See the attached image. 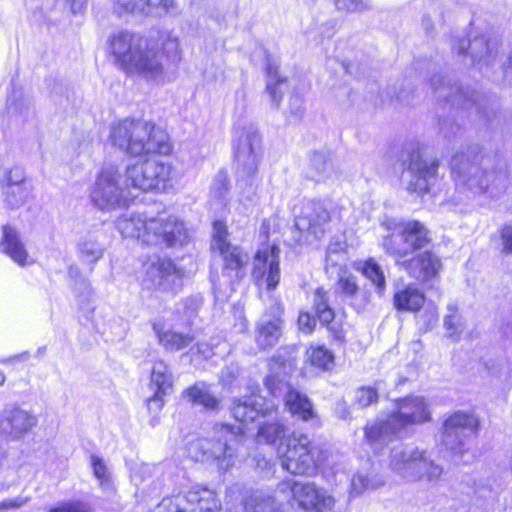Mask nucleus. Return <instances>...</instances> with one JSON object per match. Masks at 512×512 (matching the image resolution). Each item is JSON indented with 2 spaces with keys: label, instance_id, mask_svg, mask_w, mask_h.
I'll use <instances>...</instances> for the list:
<instances>
[{
  "label": "nucleus",
  "instance_id": "obj_1",
  "mask_svg": "<svg viewBox=\"0 0 512 512\" xmlns=\"http://www.w3.org/2000/svg\"><path fill=\"white\" fill-rule=\"evenodd\" d=\"M173 167L170 163L147 159L127 166L124 175L114 164H106L99 174L90 197L103 211L124 207L132 197L131 189L141 192L165 191L172 187Z\"/></svg>",
  "mask_w": 512,
  "mask_h": 512
},
{
  "label": "nucleus",
  "instance_id": "obj_2",
  "mask_svg": "<svg viewBox=\"0 0 512 512\" xmlns=\"http://www.w3.org/2000/svg\"><path fill=\"white\" fill-rule=\"evenodd\" d=\"M382 247L394 259L396 266L410 278L427 284L439 279L443 270L442 259L433 250L422 249L432 244L427 225L418 219H402L387 226Z\"/></svg>",
  "mask_w": 512,
  "mask_h": 512
},
{
  "label": "nucleus",
  "instance_id": "obj_3",
  "mask_svg": "<svg viewBox=\"0 0 512 512\" xmlns=\"http://www.w3.org/2000/svg\"><path fill=\"white\" fill-rule=\"evenodd\" d=\"M258 438L277 446L282 469L293 476H316L327 460V450L321 443L299 430L287 433L286 425L279 420L260 423Z\"/></svg>",
  "mask_w": 512,
  "mask_h": 512
},
{
  "label": "nucleus",
  "instance_id": "obj_4",
  "mask_svg": "<svg viewBox=\"0 0 512 512\" xmlns=\"http://www.w3.org/2000/svg\"><path fill=\"white\" fill-rule=\"evenodd\" d=\"M110 140L113 146L132 157L151 154H169L168 134L154 123L125 119L112 126Z\"/></svg>",
  "mask_w": 512,
  "mask_h": 512
},
{
  "label": "nucleus",
  "instance_id": "obj_5",
  "mask_svg": "<svg viewBox=\"0 0 512 512\" xmlns=\"http://www.w3.org/2000/svg\"><path fill=\"white\" fill-rule=\"evenodd\" d=\"M312 308L314 315L308 311L299 312L296 321L298 329L306 335H311L315 331L316 320H318L329 332L331 341L344 343L346 341L345 315L337 318L336 311L329 303L328 291L323 286L314 290Z\"/></svg>",
  "mask_w": 512,
  "mask_h": 512
},
{
  "label": "nucleus",
  "instance_id": "obj_6",
  "mask_svg": "<svg viewBox=\"0 0 512 512\" xmlns=\"http://www.w3.org/2000/svg\"><path fill=\"white\" fill-rule=\"evenodd\" d=\"M277 490L288 497L289 502L296 503L305 511L326 512L332 510L335 504L334 498L313 482L285 478L278 483Z\"/></svg>",
  "mask_w": 512,
  "mask_h": 512
},
{
  "label": "nucleus",
  "instance_id": "obj_7",
  "mask_svg": "<svg viewBox=\"0 0 512 512\" xmlns=\"http://www.w3.org/2000/svg\"><path fill=\"white\" fill-rule=\"evenodd\" d=\"M234 439V433L228 425L216 427V435L212 439H200L193 447L197 453V460L216 464L220 470H227L233 465L234 450L230 442Z\"/></svg>",
  "mask_w": 512,
  "mask_h": 512
},
{
  "label": "nucleus",
  "instance_id": "obj_8",
  "mask_svg": "<svg viewBox=\"0 0 512 512\" xmlns=\"http://www.w3.org/2000/svg\"><path fill=\"white\" fill-rule=\"evenodd\" d=\"M145 244H165L167 247H182L189 240L188 229L184 222L176 216L158 215L151 217Z\"/></svg>",
  "mask_w": 512,
  "mask_h": 512
},
{
  "label": "nucleus",
  "instance_id": "obj_9",
  "mask_svg": "<svg viewBox=\"0 0 512 512\" xmlns=\"http://www.w3.org/2000/svg\"><path fill=\"white\" fill-rule=\"evenodd\" d=\"M161 505L168 512H219L221 508L214 491L199 485L193 486L185 495L164 498Z\"/></svg>",
  "mask_w": 512,
  "mask_h": 512
},
{
  "label": "nucleus",
  "instance_id": "obj_10",
  "mask_svg": "<svg viewBox=\"0 0 512 512\" xmlns=\"http://www.w3.org/2000/svg\"><path fill=\"white\" fill-rule=\"evenodd\" d=\"M480 427V419L474 413L454 411L442 423L441 438L444 443L450 444L454 448H460L464 444V438L469 435H477Z\"/></svg>",
  "mask_w": 512,
  "mask_h": 512
},
{
  "label": "nucleus",
  "instance_id": "obj_11",
  "mask_svg": "<svg viewBox=\"0 0 512 512\" xmlns=\"http://www.w3.org/2000/svg\"><path fill=\"white\" fill-rule=\"evenodd\" d=\"M146 40L144 37L126 30L111 33L107 43L114 64L125 72L136 59Z\"/></svg>",
  "mask_w": 512,
  "mask_h": 512
},
{
  "label": "nucleus",
  "instance_id": "obj_12",
  "mask_svg": "<svg viewBox=\"0 0 512 512\" xmlns=\"http://www.w3.org/2000/svg\"><path fill=\"white\" fill-rule=\"evenodd\" d=\"M164 71L165 65L157 45L146 40L136 59L130 64L125 73L160 84L163 81Z\"/></svg>",
  "mask_w": 512,
  "mask_h": 512
},
{
  "label": "nucleus",
  "instance_id": "obj_13",
  "mask_svg": "<svg viewBox=\"0 0 512 512\" xmlns=\"http://www.w3.org/2000/svg\"><path fill=\"white\" fill-rule=\"evenodd\" d=\"M395 409L390 418L398 428L420 425L431 420V414L423 397L407 395L393 401Z\"/></svg>",
  "mask_w": 512,
  "mask_h": 512
},
{
  "label": "nucleus",
  "instance_id": "obj_14",
  "mask_svg": "<svg viewBox=\"0 0 512 512\" xmlns=\"http://www.w3.org/2000/svg\"><path fill=\"white\" fill-rule=\"evenodd\" d=\"M37 417L18 406H7L0 417V434L16 441L37 425Z\"/></svg>",
  "mask_w": 512,
  "mask_h": 512
},
{
  "label": "nucleus",
  "instance_id": "obj_15",
  "mask_svg": "<svg viewBox=\"0 0 512 512\" xmlns=\"http://www.w3.org/2000/svg\"><path fill=\"white\" fill-rule=\"evenodd\" d=\"M439 167V161L434 159L429 163L422 160L419 149L412 150L408 155V168L415 175L408 185V191L423 197L430 191L429 178H435Z\"/></svg>",
  "mask_w": 512,
  "mask_h": 512
},
{
  "label": "nucleus",
  "instance_id": "obj_16",
  "mask_svg": "<svg viewBox=\"0 0 512 512\" xmlns=\"http://www.w3.org/2000/svg\"><path fill=\"white\" fill-rule=\"evenodd\" d=\"M284 313L285 309L281 302L273 303L269 309L263 312L258 325V342H261L262 349L275 345L281 338Z\"/></svg>",
  "mask_w": 512,
  "mask_h": 512
},
{
  "label": "nucleus",
  "instance_id": "obj_17",
  "mask_svg": "<svg viewBox=\"0 0 512 512\" xmlns=\"http://www.w3.org/2000/svg\"><path fill=\"white\" fill-rule=\"evenodd\" d=\"M258 280L267 291H273L280 282V248L278 244H267L258 250Z\"/></svg>",
  "mask_w": 512,
  "mask_h": 512
},
{
  "label": "nucleus",
  "instance_id": "obj_18",
  "mask_svg": "<svg viewBox=\"0 0 512 512\" xmlns=\"http://www.w3.org/2000/svg\"><path fill=\"white\" fill-rule=\"evenodd\" d=\"M475 159H477L476 154L472 160L466 158L462 153L453 155L450 161L452 177L455 181H459L463 185L475 186L479 188L481 192H486L488 189V181L486 179L488 171L486 169L477 168L474 174H466V171H471Z\"/></svg>",
  "mask_w": 512,
  "mask_h": 512
},
{
  "label": "nucleus",
  "instance_id": "obj_19",
  "mask_svg": "<svg viewBox=\"0 0 512 512\" xmlns=\"http://www.w3.org/2000/svg\"><path fill=\"white\" fill-rule=\"evenodd\" d=\"M336 287L338 294L343 299L349 300L350 306L357 313L364 311L370 303V292L362 291L358 284L357 277L346 269L339 274L336 280Z\"/></svg>",
  "mask_w": 512,
  "mask_h": 512
},
{
  "label": "nucleus",
  "instance_id": "obj_20",
  "mask_svg": "<svg viewBox=\"0 0 512 512\" xmlns=\"http://www.w3.org/2000/svg\"><path fill=\"white\" fill-rule=\"evenodd\" d=\"M287 376L285 362L282 360H273L270 364L269 373L264 379V387L271 399L267 404H263V407L258 409V414L277 411V400L282 395Z\"/></svg>",
  "mask_w": 512,
  "mask_h": 512
},
{
  "label": "nucleus",
  "instance_id": "obj_21",
  "mask_svg": "<svg viewBox=\"0 0 512 512\" xmlns=\"http://www.w3.org/2000/svg\"><path fill=\"white\" fill-rule=\"evenodd\" d=\"M426 303V295L414 283L397 288L392 296L394 309L400 313H418Z\"/></svg>",
  "mask_w": 512,
  "mask_h": 512
},
{
  "label": "nucleus",
  "instance_id": "obj_22",
  "mask_svg": "<svg viewBox=\"0 0 512 512\" xmlns=\"http://www.w3.org/2000/svg\"><path fill=\"white\" fill-rule=\"evenodd\" d=\"M283 403L290 416L302 422H309L317 418V412L311 399L293 387L287 389Z\"/></svg>",
  "mask_w": 512,
  "mask_h": 512
},
{
  "label": "nucleus",
  "instance_id": "obj_23",
  "mask_svg": "<svg viewBox=\"0 0 512 512\" xmlns=\"http://www.w3.org/2000/svg\"><path fill=\"white\" fill-rule=\"evenodd\" d=\"M0 251L9 256L15 263L25 266L29 263V254L19 232L10 225L2 227Z\"/></svg>",
  "mask_w": 512,
  "mask_h": 512
},
{
  "label": "nucleus",
  "instance_id": "obj_24",
  "mask_svg": "<svg viewBox=\"0 0 512 512\" xmlns=\"http://www.w3.org/2000/svg\"><path fill=\"white\" fill-rule=\"evenodd\" d=\"M264 74L266 79L265 91L275 105H279L284 93L288 90V77L280 74L279 65L270 56L266 57Z\"/></svg>",
  "mask_w": 512,
  "mask_h": 512
},
{
  "label": "nucleus",
  "instance_id": "obj_25",
  "mask_svg": "<svg viewBox=\"0 0 512 512\" xmlns=\"http://www.w3.org/2000/svg\"><path fill=\"white\" fill-rule=\"evenodd\" d=\"M151 223L145 213H126L120 216L116 221V227L120 234L125 238H136L145 244V234Z\"/></svg>",
  "mask_w": 512,
  "mask_h": 512
},
{
  "label": "nucleus",
  "instance_id": "obj_26",
  "mask_svg": "<svg viewBox=\"0 0 512 512\" xmlns=\"http://www.w3.org/2000/svg\"><path fill=\"white\" fill-rule=\"evenodd\" d=\"M175 271L176 267L170 260H158L146 268L142 286L148 290L166 288V282Z\"/></svg>",
  "mask_w": 512,
  "mask_h": 512
},
{
  "label": "nucleus",
  "instance_id": "obj_27",
  "mask_svg": "<svg viewBox=\"0 0 512 512\" xmlns=\"http://www.w3.org/2000/svg\"><path fill=\"white\" fill-rule=\"evenodd\" d=\"M306 363L319 373L331 372L335 367V355L323 344H311L305 351Z\"/></svg>",
  "mask_w": 512,
  "mask_h": 512
},
{
  "label": "nucleus",
  "instance_id": "obj_28",
  "mask_svg": "<svg viewBox=\"0 0 512 512\" xmlns=\"http://www.w3.org/2000/svg\"><path fill=\"white\" fill-rule=\"evenodd\" d=\"M77 250L81 263L87 265L92 272L94 265L104 256L105 247L96 236L86 235L79 241Z\"/></svg>",
  "mask_w": 512,
  "mask_h": 512
},
{
  "label": "nucleus",
  "instance_id": "obj_29",
  "mask_svg": "<svg viewBox=\"0 0 512 512\" xmlns=\"http://www.w3.org/2000/svg\"><path fill=\"white\" fill-rule=\"evenodd\" d=\"M159 343L167 351H179L188 347L194 340V337L187 333L183 334L171 330L164 331L160 323L153 324Z\"/></svg>",
  "mask_w": 512,
  "mask_h": 512
},
{
  "label": "nucleus",
  "instance_id": "obj_30",
  "mask_svg": "<svg viewBox=\"0 0 512 512\" xmlns=\"http://www.w3.org/2000/svg\"><path fill=\"white\" fill-rule=\"evenodd\" d=\"M233 417L242 425L239 430L245 433L249 425H253L256 419V396L252 393L250 396H244L234 402L232 406Z\"/></svg>",
  "mask_w": 512,
  "mask_h": 512
},
{
  "label": "nucleus",
  "instance_id": "obj_31",
  "mask_svg": "<svg viewBox=\"0 0 512 512\" xmlns=\"http://www.w3.org/2000/svg\"><path fill=\"white\" fill-rule=\"evenodd\" d=\"M362 276L368 279L372 285L375 287L376 292L383 296L386 291V277L384 271L381 266L377 263V261L369 257L362 261L361 267L356 268Z\"/></svg>",
  "mask_w": 512,
  "mask_h": 512
},
{
  "label": "nucleus",
  "instance_id": "obj_32",
  "mask_svg": "<svg viewBox=\"0 0 512 512\" xmlns=\"http://www.w3.org/2000/svg\"><path fill=\"white\" fill-rule=\"evenodd\" d=\"M68 275L73 281L74 291L79 304L89 305L94 296V290L90 281L82 274L79 267L76 265L69 267Z\"/></svg>",
  "mask_w": 512,
  "mask_h": 512
},
{
  "label": "nucleus",
  "instance_id": "obj_33",
  "mask_svg": "<svg viewBox=\"0 0 512 512\" xmlns=\"http://www.w3.org/2000/svg\"><path fill=\"white\" fill-rule=\"evenodd\" d=\"M90 465L93 470V475L99 483L100 489L108 495L114 494L115 485L113 475L104 459L97 455H91Z\"/></svg>",
  "mask_w": 512,
  "mask_h": 512
},
{
  "label": "nucleus",
  "instance_id": "obj_34",
  "mask_svg": "<svg viewBox=\"0 0 512 512\" xmlns=\"http://www.w3.org/2000/svg\"><path fill=\"white\" fill-rule=\"evenodd\" d=\"M185 397L192 404L203 406L206 410L215 411L218 409L219 400L210 393L205 383H197L184 392Z\"/></svg>",
  "mask_w": 512,
  "mask_h": 512
},
{
  "label": "nucleus",
  "instance_id": "obj_35",
  "mask_svg": "<svg viewBox=\"0 0 512 512\" xmlns=\"http://www.w3.org/2000/svg\"><path fill=\"white\" fill-rule=\"evenodd\" d=\"M150 386L155 389V392L168 394L172 390L173 375L168 365L163 360H158L154 363Z\"/></svg>",
  "mask_w": 512,
  "mask_h": 512
},
{
  "label": "nucleus",
  "instance_id": "obj_36",
  "mask_svg": "<svg viewBox=\"0 0 512 512\" xmlns=\"http://www.w3.org/2000/svg\"><path fill=\"white\" fill-rule=\"evenodd\" d=\"M253 139L252 134H246L241 137L235 147V159L238 164L244 167L252 166L256 163V155L253 152Z\"/></svg>",
  "mask_w": 512,
  "mask_h": 512
},
{
  "label": "nucleus",
  "instance_id": "obj_37",
  "mask_svg": "<svg viewBox=\"0 0 512 512\" xmlns=\"http://www.w3.org/2000/svg\"><path fill=\"white\" fill-rule=\"evenodd\" d=\"M28 196V191L24 185L7 184L3 190V200L10 209H16L22 206Z\"/></svg>",
  "mask_w": 512,
  "mask_h": 512
},
{
  "label": "nucleus",
  "instance_id": "obj_38",
  "mask_svg": "<svg viewBox=\"0 0 512 512\" xmlns=\"http://www.w3.org/2000/svg\"><path fill=\"white\" fill-rule=\"evenodd\" d=\"M223 256L225 269H238L248 261V257L239 247L232 246L230 243L218 248Z\"/></svg>",
  "mask_w": 512,
  "mask_h": 512
},
{
  "label": "nucleus",
  "instance_id": "obj_39",
  "mask_svg": "<svg viewBox=\"0 0 512 512\" xmlns=\"http://www.w3.org/2000/svg\"><path fill=\"white\" fill-rule=\"evenodd\" d=\"M379 402L377 385H362L355 390L353 403L355 406L366 409Z\"/></svg>",
  "mask_w": 512,
  "mask_h": 512
},
{
  "label": "nucleus",
  "instance_id": "obj_40",
  "mask_svg": "<svg viewBox=\"0 0 512 512\" xmlns=\"http://www.w3.org/2000/svg\"><path fill=\"white\" fill-rule=\"evenodd\" d=\"M364 438L370 443H376L384 439L390 432V425L388 421L380 420L373 423L366 424L363 428Z\"/></svg>",
  "mask_w": 512,
  "mask_h": 512
},
{
  "label": "nucleus",
  "instance_id": "obj_41",
  "mask_svg": "<svg viewBox=\"0 0 512 512\" xmlns=\"http://www.w3.org/2000/svg\"><path fill=\"white\" fill-rule=\"evenodd\" d=\"M161 48V54H165L166 58L173 64H177L181 61V51L177 37L172 36L170 33L162 34Z\"/></svg>",
  "mask_w": 512,
  "mask_h": 512
},
{
  "label": "nucleus",
  "instance_id": "obj_42",
  "mask_svg": "<svg viewBox=\"0 0 512 512\" xmlns=\"http://www.w3.org/2000/svg\"><path fill=\"white\" fill-rule=\"evenodd\" d=\"M174 7V0H144L142 13L146 15H162L172 11Z\"/></svg>",
  "mask_w": 512,
  "mask_h": 512
},
{
  "label": "nucleus",
  "instance_id": "obj_43",
  "mask_svg": "<svg viewBox=\"0 0 512 512\" xmlns=\"http://www.w3.org/2000/svg\"><path fill=\"white\" fill-rule=\"evenodd\" d=\"M228 190V177L225 171H219L211 184L210 194L213 198L221 200L224 199Z\"/></svg>",
  "mask_w": 512,
  "mask_h": 512
},
{
  "label": "nucleus",
  "instance_id": "obj_44",
  "mask_svg": "<svg viewBox=\"0 0 512 512\" xmlns=\"http://www.w3.org/2000/svg\"><path fill=\"white\" fill-rule=\"evenodd\" d=\"M118 13H142L144 0H112Z\"/></svg>",
  "mask_w": 512,
  "mask_h": 512
},
{
  "label": "nucleus",
  "instance_id": "obj_45",
  "mask_svg": "<svg viewBox=\"0 0 512 512\" xmlns=\"http://www.w3.org/2000/svg\"><path fill=\"white\" fill-rule=\"evenodd\" d=\"M166 394L155 392L154 395L147 399V409L151 415H153L151 420V425L154 426L156 424V418L158 413L162 410L164 406V396Z\"/></svg>",
  "mask_w": 512,
  "mask_h": 512
},
{
  "label": "nucleus",
  "instance_id": "obj_46",
  "mask_svg": "<svg viewBox=\"0 0 512 512\" xmlns=\"http://www.w3.org/2000/svg\"><path fill=\"white\" fill-rule=\"evenodd\" d=\"M498 238L501 242L502 253L512 255V225H502L498 230Z\"/></svg>",
  "mask_w": 512,
  "mask_h": 512
},
{
  "label": "nucleus",
  "instance_id": "obj_47",
  "mask_svg": "<svg viewBox=\"0 0 512 512\" xmlns=\"http://www.w3.org/2000/svg\"><path fill=\"white\" fill-rule=\"evenodd\" d=\"M227 228L226 225L221 221H216L213 224V244L214 249L223 248L227 242Z\"/></svg>",
  "mask_w": 512,
  "mask_h": 512
},
{
  "label": "nucleus",
  "instance_id": "obj_48",
  "mask_svg": "<svg viewBox=\"0 0 512 512\" xmlns=\"http://www.w3.org/2000/svg\"><path fill=\"white\" fill-rule=\"evenodd\" d=\"M49 512H87L86 505L79 501H69L59 503L53 507Z\"/></svg>",
  "mask_w": 512,
  "mask_h": 512
},
{
  "label": "nucleus",
  "instance_id": "obj_49",
  "mask_svg": "<svg viewBox=\"0 0 512 512\" xmlns=\"http://www.w3.org/2000/svg\"><path fill=\"white\" fill-rule=\"evenodd\" d=\"M29 501L28 497L17 496L15 498H7L0 501V512H7L12 509H19Z\"/></svg>",
  "mask_w": 512,
  "mask_h": 512
},
{
  "label": "nucleus",
  "instance_id": "obj_50",
  "mask_svg": "<svg viewBox=\"0 0 512 512\" xmlns=\"http://www.w3.org/2000/svg\"><path fill=\"white\" fill-rule=\"evenodd\" d=\"M155 469H156L155 466H152L149 464L141 465L138 469H136L132 473V476H131L132 481L134 482V484L136 486L142 485L145 482L146 477L151 476L152 471Z\"/></svg>",
  "mask_w": 512,
  "mask_h": 512
},
{
  "label": "nucleus",
  "instance_id": "obj_51",
  "mask_svg": "<svg viewBox=\"0 0 512 512\" xmlns=\"http://www.w3.org/2000/svg\"><path fill=\"white\" fill-rule=\"evenodd\" d=\"M241 369L236 364L226 366L221 372V380L225 385L231 386L240 376Z\"/></svg>",
  "mask_w": 512,
  "mask_h": 512
},
{
  "label": "nucleus",
  "instance_id": "obj_52",
  "mask_svg": "<svg viewBox=\"0 0 512 512\" xmlns=\"http://www.w3.org/2000/svg\"><path fill=\"white\" fill-rule=\"evenodd\" d=\"M336 9L342 12H354L362 8L361 0H335Z\"/></svg>",
  "mask_w": 512,
  "mask_h": 512
},
{
  "label": "nucleus",
  "instance_id": "obj_53",
  "mask_svg": "<svg viewBox=\"0 0 512 512\" xmlns=\"http://www.w3.org/2000/svg\"><path fill=\"white\" fill-rule=\"evenodd\" d=\"M24 180V172L19 168L10 170L7 176V184L24 185Z\"/></svg>",
  "mask_w": 512,
  "mask_h": 512
},
{
  "label": "nucleus",
  "instance_id": "obj_54",
  "mask_svg": "<svg viewBox=\"0 0 512 512\" xmlns=\"http://www.w3.org/2000/svg\"><path fill=\"white\" fill-rule=\"evenodd\" d=\"M445 328L449 333V336L453 338L454 341L459 340V331L458 326L454 322V316H447L444 322Z\"/></svg>",
  "mask_w": 512,
  "mask_h": 512
},
{
  "label": "nucleus",
  "instance_id": "obj_55",
  "mask_svg": "<svg viewBox=\"0 0 512 512\" xmlns=\"http://www.w3.org/2000/svg\"><path fill=\"white\" fill-rule=\"evenodd\" d=\"M16 108L19 109L21 114L28 116L29 113L33 110V105L29 98H23L20 102L16 104Z\"/></svg>",
  "mask_w": 512,
  "mask_h": 512
},
{
  "label": "nucleus",
  "instance_id": "obj_56",
  "mask_svg": "<svg viewBox=\"0 0 512 512\" xmlns=\"http://www.w3.org/2000/svg\"><path fill=\"white\" fill-rule=\"evenodd\" d=\"M71 2V9L73 13L81 12L82 9L85 7L87 0H70Z\"/></svg>",
  "mask_w": 512,
  "mask_h": 512
},
{
  "label": "nucleus",
  "instance_id": "obj_57",
  "mask_svg": "<svg viewBox=\"0 0 512 512\" xmlns=\"http://www.w3.org/2000/svg\"><path fill=\"white\" fill-rule=\"evenodd\" d=\"M261 233L268 238L270 233V223L267 220H264L261 225Z\"/></svg>",
  "mask_w": 512,
  "mask_h": 512
},
{
  "label": "nucleus",
  "instance_id": "obj_58",
  "mask_svg": "<svg viewBox=\"0 0 512 512\" xmlns=\"http://www.w3.org/2000/svg\"><path fill=\"white\" fill-rule=\"evenodd\" d=\"M414 454H417V455H418L417 457H415V459L419 458V459H421V460H425V452H424V451H421V452H418V451H417V452H414V453H413V455H414Z\"/></svg>",
  "mask_w": 512,
  "mask_h": 512
},
{
  "label": "nucleus",
  "instance_id": "obj_59",
  "mask_svg": "<svg viewBox=\"0 0 512 512\" xmlns=\"http://www.w3.org/2000/svg\"><path fill=\"white\" fill-rule=\"evenodd\" d=\"M5 382V375L0 371V385H3Z\"/></svg>",
  "mask_w": 512,
  "mask_h": 512
},
{
  "label": "nucleus",
  "instance_id": "obj_60",
  "mask_svg": "<svg viewBox=\"0 0 512 512\" xmlns=\"http://www.w3.org/2000/svg\"><path fill=\"white\" fill-rule=\"evenodd\" d=\"M25 356H26V354H21V355L14 356L12 359H22Z\"/></svg>",
  "mask_w": 512,
  "mask_h": 512
},
{
  "label": "nucleus",
  "instance_id": "obj_61",
  "mask_svg": "<svg viewBox=\"0 0 512 512\" xmlns=\"http://www.w3.org/2000/svg\"><path fill=\"white\" fill-rule=\"evenodd\" d=\"M194 304H195V308L193 309V311L191 313L188 314L189 316H192L198 307L197 303H194Z\"/></svg>",
  "mask_w": 512,
  "mask_h": 512
},
{
  "label": "nucleus",
  "instance_id": "obj_62",
  "mask_svg": "<svg viewBox=\"0 0 512 512\" xmlns=\"http://www.w3.org/2000/svg\"><path fill=\"white\" fill-rule=\"evenodd\" d=\"M245 509H246L247 512H255L253 507H251L250 510H248L247 504L245 505Z\"/></svg>",
  "mask_w": 512,
  "mask_h": 512
}]
</instances>
